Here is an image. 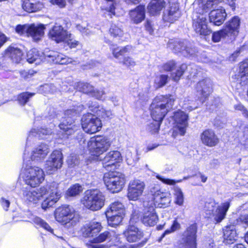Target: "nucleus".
Masks as SVG:
<instances>
[{
	"label": "nucleus",
	"mask_w": 248,
	"mask_h": 248,
	"mask_svg": "<svg viewBox=\"0 0 248 248\" xmlns=\"http://www.w3.org/2000/svg\"><path fill=\"white\" fill-rule=\"evenodd\" d=\"M145 185L138 179L131 180L128 185L127 198L129 200L137 201L142 195Z\"/></svg>",
	"instance_id": "17"
},
{
	"label": "nucleus",
	"mask_w": 248,
	"mask_h": 248,
	"mask_svg": "<svg viewBox=\"0 0 248 248\" xmlns=\"http://www.w3.org/2000/svg\"><path fill=\"white\" fill-rule=\"evenodd\" d=\"M109 32L112 36L114 38H120L123 35V31L121 28L115 24H112L109 29Z\"/></svg>",
	"instance_id": "50"
},
{
	"label": "nucleus",
	"mask_w": 248,
	"mask_h": 248,
	"mask_svg": "<svg viewBox=\"0 0 248 248\" xmlns=\"http://www.w3.org/2000/svg\"><path fill=\"white\" fill-rule=\"evenodd\" d=\"M49 128H33L30 131L27 139L26 148L23 155L24 162L30 160V159L36 162H41L46 158L48 154L49 149L48 146L45 143H41L34 147L31 155L27 153V147L31 144V140L33 137L43 138V136L50 135L52 133V128L55 126V124H51V122H49Z\"/></svg>",
	"instance_id": "2"
},
{
	"label": "nucleus",
	"mask_w": 248,
	"mask_h": 248,
	"mask_svg": "<svg viewBox=\"0 0 248 248\" xmlns=\"http://www.w3.org/2000/svg\"><path fill=\"white\" fill-rule=\"evenodd\" d=\"M152 200L147 201L149 202L150 206L153 207L165 208L169 205L171 202L170 194L168 192L161 191L158 187H153L151 188Z\"/></svg>",
	"instance_id": "13"
},
{
	"label": "nucleus",
	"mask_w": 248,
	"mask_h": 248,
	"mask_svg": "<svg viewBox=\"0 0 248 248\" xmlns=\"http://www.w3.org/2000/svg\"><path fill=\"white\" fill-rule=\"evenodd\" d=\"M173 194L175 203L179 206L183 205L184 202V196L181 188L177 186L175 187Z\"/></svg>",
	"instance_id": "46"
},
{
	"label": "nucleus",
	"mask_w": 248,
	"mask_h": 248,
	"mask_svg": "<svg viewBox=\"0 0 248 248\" xmlns=\"http://www.w3.org/2000/svg\"><path fill=\"white\" fill-rule=\"evenodd\" d=\"M168 76L166 75H161L157 77L155 81V83L157 88H161L164 86L167 82Z\"/></svg>",
	"instance_id": "53"
},
{
	"label": "nucleus",
	"mask_w": 248,
	"mask_h": 248,
	"mask_svg": "<svg viewBox=\"0 0 248 248\" xmlns=\"http://www.w3.org/2000/svg\"><path fill=\"white\" fill-rule=\"evenodd\" d=\"M110 49L112 51L113 56L115 58H118L120 56L130 52L132 49V47L131 46L129 45L124 47H119L116 45H112L110 46Z\"/></svg>",
	"instance_id": "41"
},
{
	"label": "nucleus",
	"mask_w": 248,
	"mask_h": 248,
	"mask_svg": "<svg viewBox=\"0 0 248 248\" xmlns=\"http://www.w3.org/2000/svg\"><path fill=\"white\" fill-rule=\"evenodd\" d=\"M63 155L60 150H54L50 154L45 165V169L48 174H52L62 167Z\"/></svg>",
	"instance_id": "16"
},
{
	"label": "nucleus",
	"mask_w": 248,
	"mask_h": 248,
	"mask_svg": "<svg viewBox=\"0 0 248 248\" xmlns=\"http://www.w3.org/2000/svg\"><path fill=\"white\" fill-rule=\"evenodd\" d=\"M222 1L228 5L232 11L235 10V0H198L197 3H194V6L197 4L198 7L201 8L202 11L208 12L211 9L217 8Z\"/></svg>",
	"instance_id": "18"
},
{
	"label": "nucleus",
	"mask_w": 248,
	"mask_h": 248,
	"mask_svg": "<svg viewBox=\"0 0 248 248\" xmlns=\"http://www.w3.org/2000/svg\"><path fill=\"white\" fill-rule=\"evenodd\" d=\"M45 29V26L43 24H30L28 36L31 37L35 41H38L43 37Z\"/></svg>",
	"instance_id": "35"
},
{
	"label": "nucleus",
	"mask_w": 248,
	"mask_h": 248,
	"mask_svg": "<svg viewBox=\"0 0 248 248\" xmlns=\"http://www.w3.org/2000/svg\"><path fill=\"white\" fill-rule=\"evenodd\" d=\"M49 38L57 43L64 42L70 37V33L60 25L54 26L48 33Z\"/></svg>",
	"instance_id": "23"
},
{
	"label": "nucleus",
	"mask_w": 248,
	"mask_h": 248,
	"mask_svg": "<svg viewBox=\"0 0 248 248\" xmlns=\"http://www.w3.org/2000/svg\"><path fill=\"white\" fill-rule=\"evenodd\" d=\"M122 159L121 154L119 151H112L108 152L102 159L103 168L107 170L111 171L116 169L117 163Z\"/></svg>",
	"instance_id": "20"
},
{
	"label": "nucleus",
	"mask_w": 248,
	"mask_h": 248,
	"mask_svg": "<svg viewBox=\"0 0 248 248\" xmlns=\"http://www.w3.org/2000/svg\"><path fill=\"white\" fill-rule=\"evenodd\" d=\"M20 176L25 183L31 187H36L45 179L43 170L38 167L30 166L22 170Z\"/></svg>",
	"instance_id": "6"
},
{
	"label": "nucleus",
	"mask_w": 248,
	"mask_h": 248,
	"mask_svg": "<svg viewBox=\"0 0 248 248\" xmlns=\"http://www.w3.org/2000/svg\"><path fill=\"white\" fill-rule=\"evenodd\" d=\"M105 200L104 194L99 190L95 189L87 190L81 200V202L87 209L95 211L104 206Z\"/></svg>",
	"instance_id": "4"
},
{
	"label": "nucleus",
	"mask_w": 248,
	"mask_h": 248,
	"mask_svg": "<svg viewBox=\"0 0 248 248\" xmlns=\"http://www.w3.org/2000/svg\"><path fill=\"white\" fill-rule=\"evenodd\" d=\"M123 63L130 68L133 67L136 65L135 61L130 57H125L123 61Z\"/></svg>",
	"instance_id": "59"
},
{
	"label": "nucleus",
	"mask_w": 248,
	"mask_h": 248,
	"mask_svg": "<svg viewBox=\"0 0 248 248\" xmlns=\"http://www.w3.org/2000/svg\"><path fill=\"white\" fill-rule=\"evenodd\" d=\"M101 9L106 11L108 13V16L110 17L112 15H115V7L113 3L109 7H103Z\"/></svg>",
	"instance_id": "61"
},
{
	"label": "nucleus",
	"mask_w": 248,
	"mask_h": 248,
	"mask_svg": "<svg viewBox=\"0 0 248 248\" xmlns=\"http://www.w3.org/2000/svg\"><path fill=\"white\" fill-rule=\"evenodd\" d=\"M34 95L33 93H23L18 96V100L21 105H24L28 101L30 98Z\"/></svg>",
	"instance_id": "54"
},
{
	"label": "nucleus",
	"mask_w": 248,
	"mask_h": 248,
	"mask_svg": "<svg viewBox=\"0 0 248 248\" xmlns=\"http://www.w3.org/2000/svg\"><path fill=\"white\" fill-rule=\"evenodd\" d=\"M128 15L131 21L138 24L143 21L145 18V8L142 5H139L135 9L129 11Z\"/></svg>",
	"instance_id": "30"
},
{
	"label": "nucleus",
	"mask_w": 248,
	"mask_h": 248,
	"mask_svg": "<svg viewBox=\"0 0 248 248\" xmlns=\"http://www.w3.org/2000/svg\"><path fill=\"white\" fill-rule=\"evenodd\" d=\"M209 18L210 22L215 26H220L224 22L227 14L225 10L222 7L218 8V5L217 8H213L210 10Z\"/></svg>",
	"instance_id": "24"
},
{
	"label": "nucleus",
	"mask_w": 248,
	"mask_h": 248,
	"mask_svg": "<svg viewBox=\"0 0 248 248\" xmlns=\"http://www.w3.org/2000/svg\"><path fill=\"white\" fill-rule=\"evenodd\" d=\"M124 235L129 242H135L141 240L144 234L142 231L134 226H129L124 232Z\"/></svg>",
	"instance_id": "29"
},
{
	"label": "nucleus",
	"mask_w": 248,
	"mask_h": 248,
	"mask_svg": "<svg viewBox=\"0 0 248 248\" xmlns=\"http://www.w3.org/2000/svg\"><path fill=\"white\" fill-rule=\"evenodd\" d=\"M240 19L238 16H235L227 23L224 29L230 37V39H234L237 35L240 26Z\"/></svg>",
	"instance_id": "34"
},
{
	"label": "nucleus",
	"mask_w": 248,
	"mask_h": 248,
	"mask_svg": "<svg viewBox=\"0 0 248 248\" xmlns=\"http://www.w3.org/2000/svg\"><path fill=\"white\" fill-rule=\"evenodd\" d=\"M22 192L24 199L33 204H36L48 194L41 204L42 208L45 210L54 205L61 197V192L58 189V184L55 182L47 183L37 189L28 186L24 187Z\"/></svg>",
	"instance_id": "1"
},
{
	"label": "nucleus",
	"mask_w": 248,
	"mask_h": 248,
	"mask_svg": "<svg viewBox=\"0 0 248 248\" xmlns=\"http://www.w3.org/2000/svg\"><path fill=\"white\" fill-rule=\"evenodd\" d=\"M88 106L91 111L102 118L110 119L112 116L110 110H106L96 101H89L88 103Z\"/></svg>",
	"instance_id": "28"
},
{
	"label": "nucleus",
	"mask_w": 248,
	"mask_h": 248,
	"mask_svg": "<svg viewBox=\"0 0 248 248\" xmlns=\"http://www.w3.org/2000/svg\"><path fill=\"white\" fill-rule=\"evenodd\" d=\"M54 216L56 220L63 225L69 224L74 226L77 222L75 210L70 205H63L59 207L55 210Z\"/></svg>",
	"instance_id": "12"
},
{
	"label": "nucleus",
	"mask_w": 248,
	"mask_h": 248,
	"mask_svg": "<svg viewBox=\"0 0 248 248\" xmlns=\"http://www.w3.org/2000/svg\"><path fill=\"white\" fill-rule=\"evenodd\" d=\"M201 139L203 144L210 147L215 146L219 142L217 136L211 129L204 131L201 135Z\"/></svg>",
	"instance_id": "32"
},
{
	"label": "nucleus",
	"mask_w": 248,
	"mask_h": 248,
	"mask_svg": "<svg viewBox=\"0 0 248 248\" xmlns=\"http://www.w3.org/2000/svg\"><path fill=\"white\" fill-rule=\"evenodd\" d=\"M45 60L50 63L66 64L72 62V59L58 52L49 51L45 55Z\"/></svg>",
	"instance_id": "25"
},
{
	"label": "nucleus",
	"mask_w": 248,
	"mask_h": 248,
	"mask_svg": "<svg viewBox=\"0 0 248 248\" xmlns=\"http://www.w3.org/2000/svg\"><path fill=\"white\" fill-rule=\"evenodd\" d=\"M75 87L78 91L90 95L94 89V87L89 83L82 82H77Z\"/></svg>",
	"instance_id": "45"
},
{
	"label": "nucleus",
	"mask_w": 248,
	"mask_h": 248,
	"mask_svg": "<svg viewBox=\"0 0 248 248\" xmlns=\"http://www.w3.org/2000/svg\"><path fill=\"white\" fill-rule=\"evenodd\" d=\"M156 177L158 180L161 181L163 183L169 185H174L176 183H180L182 182V180L175 181L173 179L166 178L164 176H160L159 175H156Z\"/></svg>",
	"instance_id": "57"
},
{
	"label": "nucleus",
	"mask_w": 248,
	"mask_h": 248,
	"mask_svg": "<svg viewBox=\"0 0 248 248\" xmlns=\"http://www.w3.org/2000/svg\"><path fill=\"white\" fill-rule=\"evenodd\" d=\"M216 205L215 201L206 202L205 203L204 210L207 215H213L214 219L217 222H220L225 217L226 213L230 206V203L229 202H226L217 207Z\"/></svg>",
	"instance_id": "10"
},
{
	"label": "nucleus",
	"mask_w": 248,
	"mask_h": 248,
	"mask_svg": "<svg viewBox=\"0 0 248 248\" xmlns=\"http://www.w3.org/2000/svg\"><path fill=\"white\" fill-rule=\"evenodd\" d=\"M45 55L43 53H40L36 49L33 48L27 53V60L30 63H35V64H39L45 60Z\"/></svg>",
	"instance_id": "38"
},
{
	"label": "nucleus",
	"mask_w": 248,
	"mask_h": 248,
	"mask_svg": "<svg viewBox=\"0 0 248 248\" xmlns=\"http://www.w3.org/2000/svg\"><path fill=\"white\" fill-rule=\"evenodd\" d=\"M79 161L75 155H70L67 159V163L69 166L73 167L78 164Z\"/></svg>",
	"instance_id": "62"
},
{
	"label": "nucleus",
	"mask_w": 248,
	"mask_h": 248,
	"mask_svg": "<svg viewBox=\"0 0 248 248\" xmlns=\"http://www.w3.org/2000/svg\"><path fill=\"white\" fill-rule=\"evenodd\" d=\"M103 180L107 189L113 193L121 191L125 183L124 175L118 171L105 173Z\"/></svg>",
	"instance_id": "7"
},
{
	"label": "nucleus",
	"mask_w": 248,
	"mask_h": 248,
	"mask_svg": "<svg viewBox=\"0 0 248 248\" xmlns=\"http://www.w3.org/2000/svg\"><path fill=\"white\" fill-rule=\"evenodd\" d=\"M166 5L167 3L164 0H152L147 5V12L151 16H157Z\"/></svg>",
	"instance_id": "31"
},
{
	"label": "nucleus",
	"mask_w": 248,
	"mask_h": 248,
	"mask_svg": "<svg viewBox=\"0 0 248 248\" xmlns=\"http://www.w3.org/2000/svg\"><path fill=\"white\" fill-rule=\"evenodd\" d=\"M30 25L29 24L18 25L16 28V31L20 35L28 36Z\"/></svg>",
	"instance_id": "52"
},
{
	"label": "nucleus",
	"mask_w": 248,
	"mask_h": 248,
	"mask_svg": "<svg viewBox=\"0 0 248 248\" xmlns=\"http://www.w3.org/2000/svg\"><path fill=\"white\" fill-rule=\"evenodd\" d=\"M212 84L209 79H204L200 81L196 85V89L199 95L198 97L201 104H203L208 98L212 91Z\"/></svg>",
	"instance_id": "22"
},
{
	"label": "nucleus",
	"mask_w": 248,
	"mask_h": 248,
	"mask_svg": "<svg viewBox=\"0 0 248 248\" xmlns=\"http://www.w3.org/2000/svg\"><path fill=\"white\" fill-rule=\"evenodd\" d=\"M223 242L226 244L233 243L236 240L237 234L233 226H227L224 230Z\"/></svg>",
	"instance_id": "39"
},
{
	"label": "nucleus",
	"mask_w": 248,
	"mask_h": 248,
	"mask_svg": "<svg viewBox=\"0 0 248 248\" xmlns=\"http://www.w3.org/2000/svg\"><path fill=\"white\" fill-rule=\"evenodd\" d=\"M181 16L179 5L174 3L171 6L165 10L163 15V19L165 22L173 23L177 20Z\"/></svg>",
	"instance_id": "27"
},
{
	"label": "nucleus",
	"mask_w": 248,
	"mask_h": 248,
	"mask_svg": "<svg viewBox=\"0 0 248 248\" xmlns=\"http://www.w3.org/2000/svg\"><path fill=\"white\" fill-rule=\"evenodd\" d=\"M161 122L156 120H153L146 127V129L152 134L158 132Z\"/></svg>",
	"instance_id": "48"
},
{
	"label": "nucleus",
	"mask_w": 248,
	"mask_h": 248,
	"mask_svg": "<svg viewBox=\"0 0 248 248\" xmlns=\"http://www.w3.org/2000/svg\"><path fill=\"white\" fill-rule=\"evenodd\" d=\"M183 108L186 110L191 111L198 108L199 103L196 101L189 100L188 98L185 99L184 100Z\"/></svg>",
	"instance_id": "51"
},
{
	"label": "nucleus",
	"mask_w": 248,
	"mask_h": 248,
	"mask_svg": "<svg viewBox=\"0 0 248 248\" xmlns=\"http://www.w3.org/2000/svg\"><path fill=\"white\" fill-rule=\"evenodd\" d=\"M230 37L228 33L223 29L219 31H215L212 34V39L214 42H219L221 39Z\"/></svg>",
	"instance_id": "49"
},
{
	"label": "nucleus",
	"mask_w": 248,
	"mask_h": 248,
	"mask_svg": "<svg viewBox=\"0 0 248 248\" xmlns=\"http://www.w3.org/2000/svg\"><path fill=\"white\" fill-rule=\"evenodd\" d=\"M197 230L196 223L189 225L183 232L177 248H197Z\"/></svg>",
	"instance_id": "11"
},
{
	"label": "nucleus",
	"mask_w": 248,
	"mask_h": 248,
	"mask_svg": "<svg viewBox=\"0 0 248 248\" xmlns=\"http://www.w3.org/2000/svg\"><path fill=\"white\" fill-rule=\"evenodd\" d=\"M29 219L30 220V221L37 227L42 228L50 233L55 235L53 229L45 220L41 217L30 214Z\"/></svg>",
	"instance_id": "37"
},
{
	"label": "nucleus",
	"mask_w": 248,
	"mask_h": 248,
	"mask_svg": "<svg viewBox=\"0 0 248 248\" xmlns=\"http://www.w3.org/2000/svg\"><path fill=\"white\" fill-rule=\"evenodd\" d=\"M110 233L108 231L100 233L98 236L88 241L86 245L88 248H104L105 245L100 244L110 238Z\"/></svg>",
	"instance_id": "33"
},
{
	"label": "nucleus",
	"mask_w": 248,
	"mask_h": 248,
	"mask_svg": "<svg viewBox=\"0 0 248 248\" xmlns=\"http://www.w3.org/2000/svg\"><path fill=\"white\" fill-rule=\"evenodd\" d=\"M190 68L195 70L196 66L193 65L187 66L186 64H181L180 66L177 67L176 72H173L171 74V77L173 80L175 81L179 80L181 77L183 75L185 70Z\"/></svg>",
	"instance_id": "43"
},
{
	"label": "nucleus",
	"mask_w": 248,
	"mask_h": 248,
	"mask_svg": "<svg viewBox=\"0 0 248 248\" xmlns=\"http://www.w3.org/2000/svg\"><path fill=\"white\" fill-rule=\"evenodd\" d=\"M144 212L141 218L142 223L146 226H153L158 221V216L152 205L150 206L149 202L145 201L143 203Z\"/></svg>",
	"instance_id": "19"
},
{
	"label": "nucleus",
	"mask_w": 248,
	"mask_h": 248,
	"mask_svg": "<svg viewBox=\"0 0 248 248\" xmlns=\"http://www.w3.org/2000/svg\"><path fill=\"white\" fill-rule=\"evenodd\" d=\"M106 213L124 215V206L122 202L119 201L114 202L109 205Z\"/></svg>",
	"instance_id": "42"
},
{
	"label": "nucleus",
	"mask_w": 248,
	"mask_h": 248,
	"mask_svg": "<svg viewBox=\"0 0 248 248\" xmlns=\"http://www.w3.org/2000/svg\"><path fill=\"white\" fill-rule=\"evenodd\" d=\"M35 72L33 70H30L28 71H22L20 72V75L21 77L25 79H28L31 78Z\"/></svg>",
	"instance_id": "63"
},
{
	"label": "nucleus",
	"mask_w": 248,
	"mask_h": 248,
	"mask_svg": "<svg viewBox=\"0 0 248 248\" xmlns=\"http://www.w3.org/2000/svg\"><path fill=\"white\" fill-rule=\"evenodd\" d=\"M81 125L83 130L85 132L92 134L101 130L102 123L101 120L96 116L88 113L82 116Z\"/></svg>",
	"instance_id": "14"
},
{
	"label": "nucleus",
	"mask_w": 248,
	"mask_h": 248,
	"mask_svg": "<svg viewBox=\"0 0 248 248\" xmlns=\"http://www.w3.org/2000/svg\"><path fill=\"white\" fill-rule=\"evenodd\" d=\"M110 140L106 137L97 136L92 137L87 142V148L91 155L99 157L108 150Z\"/></svg>",
	"instance_id": "8"
},
{
	"label": "nucleus",
	"mask_w": 248,
	"mask_h": 248,
	"mask_svg": "<svg viewBox=\"0 0 248 248\" xmlns=\"http://www.w3.org/2000/svg\"><path fill=\"white\" fill-rule=\"evenodd\" d=\"M168 46L174 53H181L185 57L196 55V49L194 47L188 46L186 41H182L178 39L170 40L168 43Z\"/></svg>",
	"instance_id": "15"
},
{
	"label": "nucleus",
	"mask_w": 248,
	"mask_h": 248,
	"mask_svg": "<svg viewBox=\"0 0 248 248\" xmlns=\"http://www.w3.org/2000/svg\"><path fill=\"white\" fill-rule=\"evenodd\" d=\"M176 67V63L173 60H171L164 63L162 66V69L164 71L169 72L173 70Z\"/></svg>",
	"instance_id": "56"
},
{
	"label": "nucleus",
	"mask_w": 248,
	"mask_h": 248,
	"mask_svg": "<svg viewBox=\"0 0 248 248\" xmlns=\"http://www.w3.org/2000/svg\"><path fill=\"white\" fill-rule=\"evenodd\" d=\"M145 28L146 31L148 32L150 34L152 35L153 34L154 31V24L151 21L149 20L146 21Z\"/></svg>",
	"instance_id": "60"
},
{
	"label": "nucleus",
	"mask_w": 248,
	"mask_h": 248,
	"mask_svg": "<svg viewBox=\"0 0 248 248\" xmlns=\"http://www.w3.org/2000/svg\"><path fill=\"white\" fill-rule=\"evenodd\" d=\"M0 204L2 208L6 211H8L9 207L10 202V201L4 198H1L0 199Z\"/></svg>",
	"instance_id": "64"
},
{
	"label": "nucleus",
	"mask_w": 248,
	"mask_h": 248,
	"mask_svg": "<svg viewBox=\"0 0 248 248\" xmlns=\"http://www.w3.org/2000/svg\"><path fill=\"white\" fill-rule=\"evenodd\" d=\"M174 101L172 95L156 96L150 106L153 119L162 122L167 113L172 108Z\"/></svg>",
	"instance_id": "3"
},
{
	"label": "nucleus",
	"mask_w": 248,
	"mask_h": 248,
	"mask_svg": "<svg viewBox=\"0 0 248 248\" xmlns=\"http://www.w3.org/2000/svg\"><path fill=\"white\" fill-rule=\"evenodd\" d=\"M83 108V106L82 105L75 108L67 109L65 111L64 117L59 126L65 135H71L78 130L79 126L74 124V117L79 114Z\"/></svg>",
	"instance_id": "5"
},
{
	"label": "nucleus",
	"mask_w": 248,
	"mask_h": 248,
	"mask_svg": "<svg viewBox=\"0 0 248 248\" xmlns=\"http://www.w3.org/2000/svg\"><path fill=\"white\" fill-rule=\"evenodd\" d=\"M108 225L111 227L118 225L122 221L124 215H115L113 214L106 213Z\"/></svg>",
	"instance_id": "44"
},
{
	"label": "nucleus",
	"mask_w": 248,
	"mask_h": 248,
	"mask_svg": "<svg viewBox=\"0 0 248 248\" xmlns=\"http://www.w3.org/2000/svg\"><path fill=\"white\" fill-rule=\"evenodd\" d=\"M82 191V186L79 184H75L68 189L66 192V197H74L78 195Z\"/></svg>",
	"instance_id": "47"
},
{
	"label": "nucleus",
	"mask_w": 248,
	"mask_h": 248,
	"mask_svg": "<svg viewBox=\"0 0 248 248\" xmlns=\"http://www.w3.org/2000/svg\"><path fill=\"white\" fill-rule=\"evenodd\" d=\"M5 55L10 58L13 62L18 63L21 60L22 52L17 47L10 46L5 50Z\"/></svg>",
	"instance_id": "40"
},
{
	"label": "nucleus",
	"mask_w": 248,
	"mask_h": 248,
	"mask_svg": "<svg viewBox=\"0 0 248 248\" xmlns=\"http://www.w3.org/2000/svg\"><path fill=\"white\" fill-rule=\"evenodd\" d=\"M23 9L29 13H34L41 10L44 7L42 2L36 0H24Z\"/></svg>",
	"instance_id": "36"
},
{
	"label": "nucleus",
	"mask_w": 248,
	"mask_h": 248,
	"mask_svg": "<svg viewBox=\"0 0 248 248\" xmlns=\"http://www.w3.org/2000/svg\"><path fill=\"white\" fill-rule=\"evenodd\" d=\"M173 119L176 124L174 133L184 135L187 126L188 115L184 112L178 110L174 112Z\"/></svg>",
	"instance_id": "21"
},
{
	"label": "nucleus",
	"mask_w": 248,
	"mask_h": 248,
	"mask_svg": "<svg viewBox=\"0 0 248 248\" xmlns=\"http://www.w3.org/2000/svg\"><path fill=\"white\" fill-rule=\"evenodd\" d=\"M198 7L193 14V28L196 33L202 36H207L212 33L211 29L208 27L206 13Z\"/></svg>",
	"instance_id": "9"
},
{
	"label": "nucleus",
	"mask_w": 248,
	"mask_h": 248,
	"mask_svg": "<svg viewBox=\"0 0 248 248\" xmlns=\"http://www.w3.org/2000/svg\"><path fill=\"white\" fill-rule=\"evenodd\" d=\"M180 228V224L177 222L176 220H174L173 222L172 225L170 229L166 230L162 234L161 239L163 238L166 235L169 234L179 229Z\"/></svg>",
	"instance_id": "55"
},
{
	"label": "nucleus",
	"mask_w": 248,
	"mask_h": 248,
	"mask_svg": "<svg viewBox=\"0 0 248 248\" xmlns=\"http://www.w3.org/2000/svg\"><path fill=\"white\" fill-rule=\"evenodd\" d=\"M100 222H91L85 224L81 229L82 235L84 237L90 238L96 236L101 230Z\"/></svg>",
	"instance_id": "26"
},
{
	"label": "nucleus",
	"mask_w": 248,
	"mask_h": 248,
	"mask_svg": "<svg viewBox=\"0 0 248 248\" xmlns=\"http://www.w3.org/2000/svg\"><path fill=\"white\" fill-rule=\"evenodd\" d=\"M105 91L103 90L99 91L93 89L91 96L94 97L98 100H104V95H105Z\"/></svg>",
	"instance_id": "58"
}]
</instances>
